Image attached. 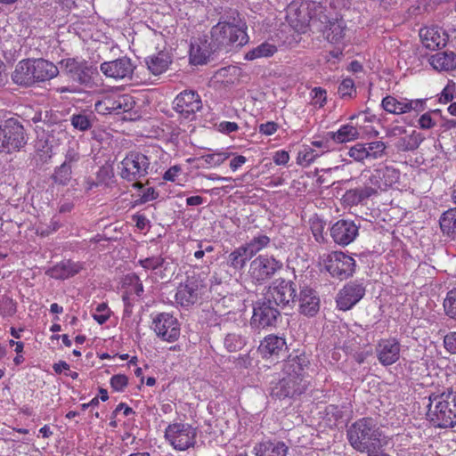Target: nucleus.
<instances>
[{"instance_id": "nucleus-1", "label": "nucleus", "mask_w": 456, "mask_h": 456, "mask_svg": "<svg viewBox=\"0 0 456 456\" xmlns=\"http://www.w3.org/2000/svg\"><path fill=\"white\" fill-rule=\"evenodd\" d=\"M383 432L377 419L363 417L352 423L346 436L349 444L359 452L372 453L381 447Z\"/></svg>"}, {"instance_id": "nucleus-2", "label": "nucleus", "mask_w": 456, "mask_h": 456, "mask_svg": "<svg viewBox=\"0 0 456 456\" xmlns=\"http://www.w3.org/2000/svg\"><path fill=\"white\" fill-rule=\"evenodd\" d=\"M427 416L435 427L451 428L456 425V392L447 389L428 396Z\"/></svg>"}, {"instance_id": "nucleus-3", "label": "nucleus", "mask_w": 456, "mask_h": 456, "mask_svg": "<svg viewBox=\"0 0 456 456\" xmlns=\"http://www.w3.org/2000/svg\"><path fill=\"white\" fill-rule=\"evenodd\" d=\"M303 370L304 368L300 358L289 361L284 366L285 376L272 385L271 396L275 399L283 400L303 394L306 389Z\"/></svg>"}, {"instance_id": "nucleus-4", "label": "nucleus", "mask_w": 456, "mask_h": 456, "mask_svg": "<svg viewBox=\"0 0 456 456\" xmlns=\"http://www.w3.org/2000/svg\"><path fill=\"white\" fill-rule=\"evenodd\" d=\"M27 141L24 126L19 118H10L0 122V152L19 151Z\"/></svg>"}, {"instance_id": "nucleus-5", "label": "nucleus", "mask_w": 456, "mask_h": 456, "mask_svg": "<svg viewBox=\"0 0 456 456\" xmlns=\"http://www.w3.org/2000/svg\"><path fill=\"white\" fill-rule=\"evenodd\" d=\"M150 165L146 155L132 151L118 164V169L122 179L134 182V187L142 188V183L139 180L149 174Z\"/></svg>"}, {"instance_id": "nucleus-6", "label": "nucleus", "mask_w": 456, "mask_h": 456, "mask_svg": "<svg viewBox=\"0 0 456 456\" xmlns=\"http://www.w3.org/2000/svg\"><path fill=\"white\" fill-rule=\"evenodd\" d=\"M60 69L74 82L80 86H88L92 84V75L95 69L82 58H66L59 61Z\"/></svg>"}, {"instance_id": "nucleus-7", "label": "nucleus", "mask_w": 456, "mask_h": 456, "mask_svg": "<svg viewBox=\"0 0 456 456\" xmlns=\"http://www.w3.org/2000/svg\"><path fill=\"white\" fill-rule=\"evenodd\" d=\"M224 34L222 33V35L218 37L215 32V27L211 28V40L214 47L212 50L217 51L218 53H224L226 54L243 46L248 42V36L244 29L239 28L227 29L224 28Z\"/></svg>"}, {"instance_id": "nucleus-8", "label": "nucleus", "mask_w": 456, "mask_h": 456, "mask_svg": "<svg viewBox=\"0 0 456 456\" xmlns=\"http://www.w3.org/2000/svg\"><path fill=\"white\" fill-rule=\"evenodd\" d=\"M280 318V310L269 297L265 296L262 300H258L254 305L250 325L256 330L275 327Z\"/></svg>"}, {"instance_id": "nucleus-9", "label": "nucleus", "mask_w": 456, "mask_h": 456, "mask_svg": "<svg viewBox=\"0 0 456 456\" xmlns=\"http://www.w3.org/2000/svg\"><path fill=\"white\" fill-rule=\"evenodd\" d=\"M197 431L188 423L176 422L168 425L165 431L166 439L178 451L192 447L196 443Z\"/></svg>"}, {"instance_id": "nucleus-10", "label": "nucleus", "mask_w": 456, "mask_h": 456, "mask_svg": "<svg viewBox=\"0 0 456 456\" xmlns=\"http://www.w3.org/2000/svg\"><path fill=\"white\" fill-rule=\"evenodd\" d=\"M266 297H269L277 307L291 306L296 302L297 284L289 280L278 279L269 287Z\"/></svg>"}, {"instance_id": "nucleus-11", "label": "nucleus", "mask_w": 456, "mask_h": 456, "mask_svg": "<svg viewBox=\"0 0 456 456\" xmlns=\"http://www.w3.org/2000/svg\"><path fill=\"white\" fill-rule=\"evenodd\" d=\"M135 106L129 94L107 95L94 104V110L101 115H119L131 111Z\"/></svg>"}, {"instance_id": "nucleus-12", "label": "nucleus", "mask_w": 456, "mask_h": 456, "mask_svg": "<svg viewBox=\"0 0 456 456\" xmlns=\"http://www.w3.org/2000/svg\"><path fill=\"white\" fill-rule=\"evenodd\" d=\"M207 290L200 277L190 276L180 284L175 293V301L182 306H190L197 303Z\"/></svg>"}, {"instance_id": "nucleus-13", "label": "nucleus", "mask_w": 456, "mask_h": 456, "mask_svg": "<svg viewBox=\"0 0 456 456\" xmlns=\"http://www.w3.org/2000/svg\"><path fill=\"white\" fill-rule=\"evenodd\" d=\"M282 265L273 256L260 255L251 261L248 273L255 282L263 283L271 279Z\"/></svg>"}, {"instance_id": "nucleus-14", "label": "nucleus", "mask_w": 456, "mask_h": 456, "mask_svg": "<svg viewBox=\"0 0 456 456\" xmlns=\"http://www.w3.org/2000/svg\"><path fill=\"white\" fill-rule=\"evenodd\" d=\"M355 261L343 252H332L328 256L325 268L332 277L347 279L354 273Z\"/></svg>"}, {"instance_id": "nucleus-15", "label": "nucleus", "mask_w": 456, "mask_h": 456, "mask_svg": "<svg viewBox=\"0 0 456 456\" xmlns=\"http://www.w3.org/2000/svg\"><path fill=\"white\" fill-rule=\"evenodd\" d=\"M173 109L185 119H193L196 112L202 109L199 94L192 90L181 92L173 102Z\"/></svg>"}, {"instance_id": "nucleus-16", "label": "nucleus", "mask_w": 456, "mask_h": 456, "mask_svg": "<svg viewBox=\"0 0 456 456\" xmlns=\"http://www.w3.org/2000/svg\"><path fill=\"white\" fill-rule=\"evenodd\" d=\"M153 330L164 341L175 342L180 336V324L176 318L167 313H160L153 319Z\"/></svg>"}, {"instance_id": "nucleus-17", "label": "nucleus", "mask_w": 456, "mask_h": 456, "mask_svg": "<svg viewBox=\"0 0 456 456\" xmlns=\"http://www.w3.org/2000/svg\"><path fill=\"white\" fill-rule=\"evenodd\" d=\"M360 226L354 221L340 219L330 228V236L336 244L342 247L352 243L359 234Z\"/></svg>"}, {"instance_id": "nucleus-18", "label": "nucleus", "mask_w": 456, "mask_h": 456, "mask_svg": "<svg viewBox=\"0 0 456 456\" xmlns=\"http://www.w3.org/2000/svg\"><path fill=\"white\" fill-rule=\"evenodd\" d=\"M27 63L29 64L33 86L37 83L45 82L53 78L60 72L58 66L43 58L27 59Z\"/></svg>"}, {"instance_id": "nucleus-19", "label": "nucleus", "mask_w": 456, "mask_h": 456, "mask_svg": "<svg viewBox=\"0 0 456 456\" xmlns=\"http://www.w3.org/2000/svg\"><path fill=\"white\" fill-rule=\"evenodd\" d=\"M365 295L362 283L351 281L344 286L337 297V305L340 310L346 311L356 305Z\"/></svg>"}, {"instance_id": "nucleus-20", "label": "nucleus", "mask_w": 456, "mask_h": 456, "mask_svg": "<svg viewBox=\"0 0 456 456\" xmlns=\"http://www.w3.org/2000/svg\"><path fill=\"white\" fill-rule=\"evenodd\" d=\"M100 69L107 77L120 79L129 77L134 72V66L131 60L125 56L102 63Z\"/></svg>"}, {"instance_id": "nucleus-21", "label": "nucleus", "mask_w": 456, "mask_h": 456, "mask_svg": "<svg viewBox=\"0 0 456 456\" xmlns=\"http://www.w3.org/2000/svg\"><path fill=\"white\" fill-rule=\"evenodd\" d=\"M376 354L382 365H391L400 357V344L395 338L381 339L376 346Z\"/></svg>"}, {"instance_id": "nucleus-22", "label": "nucleus", "mask_w": 456, "mask_h": 456, "mask_svg": "<svg viewBox=\"0 0 456 456\" xmlns=\"http://www.w3.org/2000/svg\"><path fill=\"white\" fill-rule=\"evenodd\" d=\"M297 301L298 312L306 317H314L320 310V297L317 292L309 287L301 289Z\"/></svg>"}, {"instance_id": "nucleus-23", "label": "nucleus", "mask_w": 456, "mask_h": 456, "mask_svg": "<svg viewBox=\"0 0 456 456\" xmlns=\"http://www.w3.org/2000/svg\"><path fill=\"white\" fill-rule=\"evenodd\" d=\"M212 40L208 43L206 39H197L191 44L190 62L193 65H202L213 60V55L218 53L212 50Z\"/></svg>"}, {"instance_id": "nucleus-24", "label": "nucleus", "mask_w": 456, "mask_h": 456, "mask_svg": "<svg viewBox=\"0 0 456 456\" xmlns=\"http://www.w3.org/2000/svg\"><path fill=\"white\" fill-rule=\"evenodd\" d=\"M305 3L311 26L319 31L322 30L324 24H328L329 20L331 18L328 7L322 3L314 1H305Z\"/></svg>"}, {"instance_id": "nucleus-25", "label": "nucleus", "mask_w": 456, "mask_h": 456, "mask_svg": "<svg viewBox=\"0 0 456 456\" xmlns=\"http://www.w3.org/2000/svg\"><path fill=\"white\" fill-rule=\"evenodd\" d=\"M306 10V3L304 2L298 8L289 7L287 20L289 25L297 32L305 33L307 27L311 26Z\"/></svg>"}, {"instance_id": "nucleus-26", "label": "nucleus", "mask_w": 456, "mask_h": 456, "mask_svg": "<svg viewBox=\"0 0 456 456\" xmlns=\"http://www.w3.org/2000/svg\"><path fill=\"white\" fill-rule=\"evenodd\" d=\"M215 27L216 34L220 37L224 34V28H239L246 30L247 26L246 23L240 17V13L237 10L230 9L220 16L219 21Z\"/></svg>"}, {"instance_id": "nucleus-27", "label": "nucleus", "mask_w": 456, "mask_h": 456, "mask_svg": "<svg viewBox=\"0 0 456 456\" xmlns=\"http://www.w3.org/2000/svg\"><path fill=\"white\" fill-rule=\"evenodd\" d=\"M83 268L80 263H75L70 260L62 261L51 269L46 273L56 280H65L77 273Z\"/></svg>"}, {"instance_id": "nucleus-28", "label": "nucleus", "mask_w": 456, "mask_h": 456, "mask_svg": "<svg viewBox=\"0 0 456 456\" xmlns=\"http://www.w3.org/2000/svg\"><path fill=\"white\" fill-rule=\"evenodd\" d=\"M430 65L438 71H449L456 69V53L453 52H437L428 59Z\"/></svg>"}, {"instance_id": "nucleus-29", "label": "nucleus", "mask_w": 456, "mask_h": 456, "mask_svg": "<svg viewBox=\"0 0 456 456\" xmlns=\"http://www.w3.org/2000/svg\"><path fill=\"white\" fill-rule=\"evenodd\" d=\"M256 456H286L288 446L281 441H264L254 447Z\"/></svg>"}, {"instance_id": "nucleus-30", "label": "nucleus", "mask_w": 456, "mask_h": 456, "mask_svg": "<svg viewBox=\"0 0 456 456\" xmlns=\"http://www.w3.org/2000/svg\"><path fill=\"white\" fill-rule=\"evenodd\" d=\"M322 31L329 42L338 43L345 36V21L342 19L330 18Z\"/></svg>"}, {"instance_id": "nucleus-31", "label": "nucleus", "mask_w": 456, "mask_h": 456, "mask_svg": "<svg viewBox=\"0 0 456 456\" xmlns=\"http://www.w3.org/2000/svg\"><path fill=\"white\" fill-rule=\"evenodd\" d=\"M424 46L430 50H436L445 46L447 37L444 33H440L435 28H426L419 31Z\"/></svg>"}, {"instance_id": "nucleus-32", "label": "nucleus", "mask_w": 456, "mask_h": 456, "mask_svg": "<svg viewBox=\"0 0 456 456\" xmlns=\"http://www.w3.org/2000/svg\"><path fill=\"white\" fill-rule=\"evenodd\" d=\"M375 194H377L375 188L370 186H362L346 191L344 195V200L348 205L354 206L362 204Z\"/></svg>"}, {"instance_id": "nucleus-33", "label": "nucleus", "mask_w": 456, "mask_h": 456, "mask_svg": "<svg viewBox=\"0 0 456 456\" xmlns=\"http://www.w3.org/2000/svg\"><path fill=\"white\" fill-rule=\"evenodd\" d=\"M259 348L265 355H278L281 351L286 350L287 346L283 338L275 335H269L261 342Z\"/></svg>"}, {"instance_id": "nucleus-34", "label": "nucleus", "mask_w": 456, "mask_h": 456, "mask_svg": "<svg viewBox=\"0 0 456 456\" xmlns=\"http://www.w3.org/2000/svg\"><path fill=\"white\" fill-rule=\"evenodd\" d=\"M12 80L20 86L29 87L33 86L29 64L27 63V59L20 61L16 65L14 71L12 73Z\"/></svg>"}, {"instance_id": "nucleus-35", "label": "nucleus", "mask_w": 456, "mask_h": 456, "mask_svg": "<svg viewBox=\"0 0 456 456\" xmlns=\"http://www.w3.org/2000/svg\"><path fill=\"white\" fill-rule=\"evenodd\" d=\"M171 63V58L167 53L159 52L156 55L146 59V64L149 69L154 74L159 75L167 70Z\"/></svg>"}, {"instance_id": "nucleus-36", "label": "nucleus", "mask_w": 456, "mask_h": 456, "mask_svg": "<svg viewBox=\"0 0 456 456\" xmlns=\"http://www.w3.org/2000/svg\"><path fill=\"white\" fill-rule=\"evenodd\" d=\"M423 140L424 137L421 134L412 130L409 135L400 137L395 143V147L401 151H413L419 148Z\"/></svg>"}, {"instance_id": "nucleus-37", "label": "nucleus", "mask_w": 456, "mask_h": 456, "mask_svg": "<svg viewBox=\"0 0 456 456\" xmlns=\"http://www.w3.org/2000/svg\"><path fill=\"white\" fill-rule=\"evenodd\" d=\"M94 121L95 116L93 112L81 111L70 117L71 126L81 132L90 130Z\"/></svg>"}, {"instance_id": "nucleus-38", "label": "nucleus", "mask_w": 456, "mask_h": 456, "mask_svg": "<svg viewBox=\"0 0 456 456\" xmlns=\"http://www.w3.org/2000/svg\"><path fill=\"white\" fill-rule=\"evenodd\" d=\"M359 131L351 125L342 126L337 132H331L330 137L338 143H343L356 140L359 137Z\"/></svg>"}, {"instance_id": "nucleus-39", "label": "nucleus", "mask_w": 456, "mask_h": 456, "mask_svg": "<svg viewBox=\"0 0 456 456\" xmlns=\"http://www.w3.org/2000/svg\"><path fill=\"white\" fill-rule=\"evenodd\" d=\"M439 224L443 233L448 236H454L456 234V208L444 212L440 217Z\"/></svg>"}, {"instance_id": "nucleus-40", "label": "nucleus", "mask_w": 456, "mask_h": 456, "mask_svg": "<svg viewBox=\"0 0 456 456\" xmlns=\"http://www.w3.org/2000/svg\"><path fill=\"white\" fill-rule=\"evenodd\" d=\"M251 256L244 246H240L231 252L228 256V264L234 269H242Z\"/></svg>"}, {"instance_id": "nucleus-41", "label": "nucleus", "mask_w": 456, "mask_h": 456, "mask_svg": "<svg viewBox=\"0 0 456 456\" xmlns=\"http://www.w3.org/2000/svg\"><path fill=\"white\" fill-rule=\"evenodd\" d=\"M277 48L274 45L269 43H263L255 47L246 54V59L249 61L256 60L262 57H270L274 54Z\"/></svg>"}, {"instance_id": "nucleus-42", "label": "nucleus", "mask_w": 456, "mask_h": 456, "mask_svg": "<svg viewBox=\"0 0 456 456\" xmlns=\"http://www.w3.org/2000/svg\"><path fill=\"white\" fill-rule=\"evenodd\" d=\"M383 109L390 113L402 114L407 112L406 100L400 102L393 96H387L382 101Z\"/></svg>"}, {"instance_id": "nucleus-43", "label": "nucleus", "mask_w": 456, "mask_h": 456, "mask_svg": "<svg viewBox=\"0 0 456 456\" xmlns=\"http://www.w3.org/2000/svg\"><path fill=\"white\" fill-rule=\"evenodd\" d=\"M269 243L270 238L266 235L261 234L254 237L243 246L250 256L253 257L257 252L265 248Z\"/></svg>"}, {"instance_id": "nucleus-44", "label": "nucleus", "mask_w": 456, "mask_h": 456, "mask_svg": "<svg viewBox=\"0 0 456 456\" xmlns=\"http://www.w3.org/2000/svg\"><path fill=\"white\" fill-rule=\"evenodd\" d=\"M72 177V167L67 166V164H61L54 169V173L52 175V179L55 183L61 185H67Z\"/></svg>"}, {"instance_id": "nucleus-45", "label": "nucleus", "mask_w": 456, "mask_h": 456, "mask_svg": "<svg viewBox=\"0 0 456 456\" xmlns=\"http://www.w3.org/2000/svg\"><path fill=\"white\" fill-rule=\"evenodd\" d=\"M81 159L79 151V143L77 141L69 142L65 152V159L62 164H67L70 167H74L76 164Z\"/></svg>"}, {"instance_id": "nucleus-46", "label": "nucleus", "mask_w": 456, "mask_h": 456, "mask_svg": "<svg viewBox=\"0 0 456 456\" xmlns=\"http://www.w3.org/2000/svg\"><path fill=\"white\" fill-rule=\"evenodd\" d=\"M246 338L240 334L229 333L224 340V346L229 352H237L244 347Z\"/></svg>"}, {"instance_id": "nucleus-47", "label": "nucleus", "mask_w": 456, "mask_h": 456, "mask_svg": "<svg viewBox=\"0 0 456 456\" xmlns=\"http://www.w3.org/2000/svg\"><path fill=\"white\" fill-rule=\"evenodd\" d=\"M381 182H383L384 188L390 187L396 183L399 179V172L392 167H383L378 168Z\"/></svg>"}, {"instance_id": "nucleus-48", "label": "nucleus", "mask_w": 456, "mask_h": 456, "mask_svg": "<svg viewBox=\"0 0 456 456\" xmlns=\"http://www.w3.org/2000/svg\"><path fill=\"white\" fill-rule=\"evenodd\" d=\"M232 153L230 152H213L210 154L202 155L199 158L200 161H204L207 166L216 167L224 163Z\"/></svg>"}, {"instance_id": "nucleus-49", "label": "nucleus", "mask_w": 456, "mask_h": 456, "mask_svg": "<svg viewBox=\"0 0 456 456\" xmlns=\"http://www.w3.org/2000/svg\"><path fill=\"white\" fill-rule=\"evenodd\" d=\"M443 305L445 314L449 318L456 320V288L447 292Z\"/></svg>"}, {"instance_id": "nucleus-50", "label": "nucleus", "mask_w": 456, "mask_h": 456, "mask_svg": "<svg viewBox=\"0 0 456 456\" xmlns=\"http://www.w3.org/2000/svg\"><path fill=\"white\" fill-rule=\"evenodd\" d=\"M364 144L368 159H377L385 155L387 146L383 142L375 141Z\"/></svg>"}, {"instance_id": "nucleus-51", "label": "nucleus", "mask_w": 456, "mask_h": 456, "mask_svg": "<svg viewBox=\"0 0 456 456\" xmlns=\"http://www.w3.org/2000/svg\"><path fill=\"white\" fill-rule=\"evenodd\" d=\"M319 156L320 154L316 152L315 150L305 147L303 151L298 152L297 159L299 165L307 167Z\"/></svg>"}, {"instance_id": "nucleus-52", "label": "nucleus", "mask_w": 456, "mask_h": 456, "mask_svg": "<svg viewBox=\"0 0 456 456\" xmlns=\"http://www.w3.org/2000/svg\"><path fill=\"white\" fill-rule=\"evenodd\" d=\"M0 312L4 317H12L17 312V304L10 297H3L0 303Z\"/></svg>"}, {"instance_id": "nucleus-53", "label": "nucleus", "mask_w": 456, "mask_h": 456, "mask_svg": "<svg viewBox=\"0 0 456 456\" xmlns=\"http://www.w3.org/2000/svg\"><path fill=\"white\" fill-rule=\"evenodd\" d=\"M165 259L161 256H155L151 257H146L144 259H140V265L145 270H156L157 268L162 266Z\"/></svg>"}, {"instance_id": "nucleus-54", "label": "nucleus", "mask_w": 456, "mask_h": 456, "mask_svg": "<svg viewBox=\"0 0 456 456\" xmlns=\"http://www.w3.org/2000/svg\"><path fill=\"white\" fill-rule=\"evenodd\" d=\"M353 93H355L354 80L352 78H345L338 86V95L341 98L351 97Z\"/></svg>"}, {"instance_id": "nucleus-55", "label": "nucleus", "mask_w": 456, "mask_h": 456, "mask_svg": "<svg viewBox=\"0 0 456 456\" xmlns=\"http://www.w3.org/2000/svg\"><path fill=\"white\" fill-rule=\"evenodd\" d=\"M348 155L353 158L355 161H363L368 159L365 144L356 143L349 149Z\"/></svg>"}, {"instance_id": "nucleus-56", "label": "nucleus", "mask_w": 456, "mask_h": 456, "mask_svg": "<svg viewBox=\"0 0 456 456\" xmlns=\"http://www.w3.org/2000/svg\"><path fill=\"white\" fill-rule=\"evenodd\" d=\"M364 186H370L375 188L378 191V189H383V182H381L379 172L377 169H374L368 176L367 181Z\"/></svg>"}, {"instance_id": "nucleus-57", "label": "nucleus", "mask_w": 456, "mask_h": 456, "mask_svg": "<svg viewBox=\"0 0 456 456\" xmlns=\"http://www.w3.org/2000/svg\"><path fill=\"white\" fill-rule=\"evenodd\" d=\"M128 384V379L126 375L118 374L110 379V386L115 391H123Z\"/></svg>"}, {"instance_id": "nucleus-58", "label": "nucleus", "mask_w": 456, "mask_h": 456, "mask_svg": "<svg viewBox=\"0 0 456 456\" xmlns=\"http://www.w3.org/2000/svg\"><path fill=\"white\" fill-rule=\"evenodd\" d=\"M97 314H94V319L99 323L103 324L110 318L109 309L106 304H100L96 307Z\"/></svg>"}, {"instance_id": "nucleus-59", "label": "nucleus", "mask_w": 456, "mask_h": 456, "mask_svg": "<svg viewBox=\"0 0 456 456\" xmlns=\"http://www.w3.org/2000/svg\"><path fill=\"white\" fill-rule=\"evenodd\" d=\"M444 348L451 354H456V331L449 332L444 338Z\"/></svg>"}, {"instance_id": "nucleus-60", "label": "nucleus", "mask_w": 456, "mask_h": 456, "mask_svg": "<svg viewBox=\"0 0 456 456\" xmlns=\"http://www.w3.org/2000/svg\"><path fill=\"white\" fill-rule=\"evenodd\" d=\"M419 125L422 129H430L436 126V122L432 118L430 112H426L419 118Z\"/></svg>"}, {"instance_id": "nucleus-61", "label": "nucleus", "mask_w": 456, "mask_h": 456, "mask_svg": "<svg viewBox=\"0 0 456 456\" xmlns=\"http://www.w3.org/2000/svg\"><path fill=\"white\" fill-rule=\"evenodd\" d=\"M159 196V193L155 191L152 187L148 188L142 195L135 201L136 204H143L148 201H151Z\"/></svg>"}, {"instance_id": "nucleus-62", "label": "nucleus", "mask_w": 456, "mask_h": 456, "mask_svg": "<svg viewBox=\"0 0 456 456\" xmlns=\"http://www.w3.org/2000/svg\"><path fill=\"white\" fill-rule=\"evenodd\" d=\"M312 94L314 104L323 106L324 102H326V91L321 87H314L312 90Z\"/></svg>"}, {"instance_id": "nucleus-63", "label": "nucleus", "mask_w": 456, "mask_h": 456, "mask_svg": "<svg viewBox=\"0 0 456 456\" xmlns=\"http://www.w3.org/2000/svg\"><path fill=\"white\" fill-rule=\"evenodd\" d=\"M278 129V125L275 122H266L259 126V132L265 135L273 134Z\"/></svg>"}, {"instance_id": "nucleus-64", "label": "nucleus", "mask_w": 456, "mask_h": 456, "mask_svg": "<svg viewBox=\"0 0 456 456\" xmlns=\"http://www.w3.org/2000/svg\"><path fill=\"white\" fill-rule=\"evenodd\" d=\"M289 159V153L285 151H279L273 156V161L277 165H285Z\"/></svg>"}]
</instances>
